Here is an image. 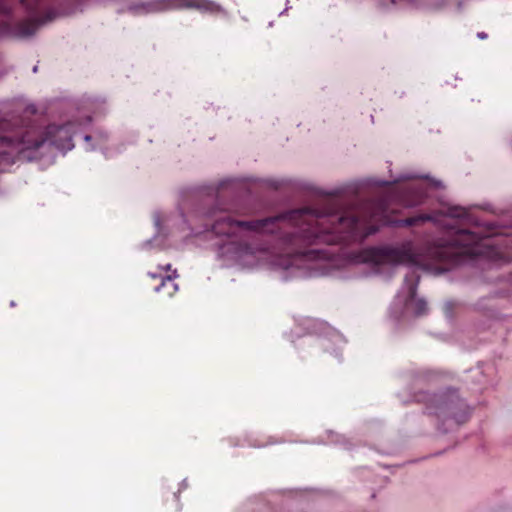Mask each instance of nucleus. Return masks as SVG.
<instances>
[{
	"label": "nucleus",
	"mask_w": 512,
	"mask_h": 512,
	"mask_svg": "<svg viewBox=\"0 0 512 512\" xmlns=\"http://www.w3.org/2000/svg\"><path fill=\"white\" fill-rule=\"evenodd\" d=\"M194 8L202 12H217L220 7L209 0H148L134 2L128 11L134 16H142L165 11Z\"/></svg>",
	"instance_id": "4"
},
{
	"label": "nucleus",
	"mask_w": 512,
	"mask_h": 512,
	"mask_svg": "<svg viewBox=\"0 0 512 512\" xmlns=\"http://www.w3.org/2000/svg\"><path fill=\"white\" fill-rule=\"evenodd\" d=\"M95 140H97L99 146H101L106 140L108 139V136L104 132H99L94 136Z\"/></svg>",
	"instance_id": "15"
},
{
	"label": "nucleus",
	"mask_w": 512,
	"mask_h": 512,
	"mask_svg": "<svg viewBox=\"0 0 512 512\" xmlns=\"http://www.w3.org/2000/svg\"><path fill=\"white\" fill-rule=\"evenodd\" d=\"M499 285L498 294L501 296H512V278L501 280Z\"/></svg>",
	"instance_id": "10"
},
{
	"label": "nucleus",
	"mask_w": 512,
	"mask_h": 512,
	"mask_svg": "<svg viewBox=\"0 0 512 512\" xmlns=\"http://www.w3.org/2000/svg\"><path fill=\"white\" fill-rule=\"evenodd\" d=\"M154 224L157 228L158 233H164V227L162 226V223L169 224L170 219H164L162 220L161 214L159 212H155L153 215Z\"/></svg>",
	"instance_id": "13"
},
{
	"label": "nucleus",
	"mask_w": 512,
	"mask_h": 512,
	"mask_svg": "<svg viewBox=\"0 0 512 512\" xmlns=\"http://www.w3.org/2000/svg\"><path fill=\"white\" fill-rule=\"evenodd\" d=\"M37 70H38V67H37V66H34V67H33V72H34V73H36V72H37Z\"/></svg>",
	"instance_id": "24"
},
{
	"label": "nucleus",
	"mask_w": 512,
	"mask_h": 512,
	"mask_svg": "<svg viewBox=\"0 0 512 512\" xmlns=\"http://www.w3.org/2000/svg\"><path fill=\"white\" fill-rule=\"evenodd\" d=\"M414 312L417 316L424 315L427 311V303L424 299H417L414 301Z\"/></svg>",
	"instance_id": "12"
},
{
	"label": "nucleus",
	"mask_w": 512,
	"mask_h": 512,
	"mask_svg": "<svg viewBox=\"0 0 512 512\" xmlns=\"http://www.w3.org/2000/svg\"><path fill=\"white\" fill-rule=\"evenodd\" d=\"M170 268H171V265H170V264H167V265L165 266V270H166V271H167V270H169Z\"/></svg>",
	"instance_id": "22"
},
{
	"label": "nucleus",
	"mask_w": 512,
	"mask_h": 512,
	"mask_svg": "<svg viewBox=\"0 0 512 512\" xmlns=\"http://www.w3.org/2000/svg\"><path fill=\"white\" fill-rule=\"evenodd\" d=\"M15 305H16V304H15V302H14V301H11V302H10V306H11V307H14Z\"/></svg>",
	"instance_id": "25"
},
{
	"label": "nucleus",
	"mask_w": 512,
	"mask_h": 512,
	"mask_svg": "<svg viewBox=\"0 0 512 512\" xmlns=\"http://www.w3.org/2000/svg\"><path fill=\"white\" fill-rule=\"evenodd\" d=\"M338 204L328 202L317 207H303L274 216L238 220L225 210L213 207L199 213L209 220L205 230L224 237L219 246L221 257L252 268L272 255L269 238L284 253L273 260V266L293 278H312L332 274L335 270L356 264L380 268L409 265L403 290L405 302L414 301L420 275L417 270L442 274L452 268V206L445 210L449 218L443 237L419 248L412 241L398 245H383L361 250H346L338 245L361 242L378 230V225L390 224L388 203L384 199L370 201L360 217L340 215ZM432 220L419 214L391 222L395 226H419Z\"/></svg>",
	"instance_id": "1"
},
{
	"label": "nucleus",
	"mask_w": 512,
	"mask_h": 512,
	"mask_svg": "<svg viewBox=\"0 0 512 512\" xmlns=\"http://www.w3.org/2000/svg\"><path fill=\"white\" fill-rule=\"evenodd\" d=\"M390 1H391V3H393V4H396V3H398L400 0H390Z\"/></svg>",
	"instance_id": "23"
},
{
	"label": "nucleus",
	"mask_w": 512,
	"mask_h": 512,
	"mask_svg": "<svg viewBox=\"0 0 512 512\" xmlns=\"http://www.w3.org/2000/svg\"><path fill=\"white\" fill-rule=\"evenodd\" d=\"M176 276H177L176 275V271H174V275L173 276L168 275V276L162 277L161 278V283H160V285L155 287V291L156 292H160L163 288H167L168 289V291H167L168 295H170V296L173 295L177 291V289H178L177 285L175 283H173V279Z\"/></svg>",
	"instance_id": "8"
},
{
	"label": "nucleus",
	"mask_w": 512,
	"mask_h": 512,
	"mask_svg": "<svg viewBox=\"0 0 512 512\" xmlns=\"http://www.w3.org/2000/svg\"><path fill=\"white\" fill-rule=\"evenodd\" d=\"M455 303L453 301H448L444 304V311L447 317H452V311L454 309Z\"/></svg>",
	"instance_id": "14"
},
{
	"label": "nucleus",
	"mask_w": 512,
	"mask_h": 512,
	"mask_svg": "<svg viewBox=\"0 0 512 512\" xmlns=\"http://www.w3.org/2000/svg\"><path fill=\"white\" fill-rule=\"evenodd\" d=\"M428 409L444 422L453 420L456 425L466 422L470 416L467 404L455 395H434Z\"/></svg>",
	"instance_id": "5"
},
{
	"label": "nucleus",
	"mask_w": 512,
	"mask_h": 512,
	"mask_svg": "<svg viewBox=\"0 0 512 512\" xmlns=\"http://www.w3.org/2000/svg\"><path fill=\"white\" fill-rule=\"evenodd\" d=\"M426 196V191L422 184H407L398 195V201L405 207H414L420 205Z\"/></svg>",
	"instance_id": "6"
},
{
	"label": "nucleus",
	"mask_w": 512,
	"mask_h": 512,
	"mask_svg": "<svg viewBox=\"0 0 512 512\" xmlns=\"http://www.w3.org/2000/svg\"><path fill=\"white\" fill-rule=\"evenodd\" d=\"M477 37L480 39H486L488 36L485 32H478Z\"/></svg>",
	"instance_id": "18"
},
{
	"label": "nucleus",
	"mask_w": 512,
	"mask_h": 512,
	"mask_svg": "<svg viewBox=\"0 0 512 512\" xmlns=\"http://www.w3.org/2000/svg\"><path fill=\"white\" fill-rule=\"evenodd\" d=\"M336 194H337V192H331V193H329V195H336Z\"/></svg>",
	"instance_id": "27"
},
{
	"label": "nucleus",
	"mask_w": 512,
	"mask_h": 512,
	"mask_svg": "<svg viewBox=\"0 0 512 512\" xmlns=\"http://www.w3.org/2000/svg\"><path fill=\"white\" fill-rule=\"evenodd\" d=\"M180 220H181V228L180 229L182 231L188 230L189 234H193L194 230L188 225L187 220L183 217V215L181 216Z\"/></svg>",
	"instance_id": "16"
},
{
	"label": "nucleus",
	"mask_w": 512,
	"mask_h": 512,
	"mask_svg": "<svg viewBox=\"0 0 512 512\" xmlns=\"http://www.w3.org/2000/svg\"><path fill=\"white\" fill-rule=\"evenodd\" d=\"M91 122V117L86 118V123L89 124Z\"/></svg>",
	"instance_id": "21"
},
{
	"label": "nucleus",
	"mask_w": 512,
	"mask_h": 512,
	"mask_svg": "<svg viewBox=\"0 0 512 512\" xmlns=\"http://www.w3.org/2000/svg\"><path fill=\"white\" fill-rule=\"evenodd\" d=\"M66 0H20V6L27 13V19L16 26L0 19V36L27 38L38 28L55 19L59 14L68 13Z\"/></svg>",
	"instance_id": "3"
},
{
	"label": "nucleus",
	"mask_w": 512,
	"mask_h": 512,
	"mask_svg": "<svg viewBox=\"0 0 512 512\" xmlns=\"http://www.w3.org/2000/svg\"><path fill=\"white\" fill-rule=\"evenodd\" d=\"M149 275H150L151 277H153V278H156V277H157V276H156V274H153V273H149Z\"/></svg>",
	"instance_id": "26"
},
{
	"label": "nucleus",
	"mask_w": 512,
	"mask_h": 512,
	"mask_svg": "<svg viewBox=\"0 0 512 512\" xmlns=\"http://www.w3.org/2000/svg\"><path fill=\"white\" fill-rule=\"evenodd\" d=\"M417 178H428V177L424 176V175H418V174H412V173H404V174L399 175L393 181H391V183H398V182H400L402 180H411V179H417ZM378 184L384 186V185L390 184V182L381 181V182H378Z\"/></svg>",
	"instance_id": "9"
},
{
	"label": "nucleus",
	"mask_w": 512,
	"mask_h": 512,
	"mask_svg": "<svg viewBox=\"0 0 512 512\" xmlns=\"http://www.w3.org/2000/svg\"><path fill=\"white\" fill-rule=\"evenodd\" d=\"M0 19L7 21L13 26L18 25L21 21H17L12 13V5L8 0H0ZM24 20H22L23 22Z\"/></svg>",
	"instance_id": "7"
},
{
	"label": "nucleus",
	"mask_w": 512,
	"mask_h": 512,
	"mask_svg": "<svg viewBox=\"0 0 512 512\" xmlns=\"http://www.w3.org/2000/svg\"><path fill=\"white\" fill-rule=\"evenodd\" d=\"M78 126L74 121L45 127L29 125L18 128H11L6 122L1 123L0 172L16 160L32 161L50 149L63 153L72 150Z\"/></svg>",
	"instance_id": "2"
},
{
	"label": "nucleus",
	"mask_w": 512,
	"mask_h": 512,
	"mask_svg": "<svg viewBox=\"0 0 512 512\" xmlns=\"http://www.w3.org/2000/svg\"><path fill=\"white\" fill-rule=\"evenodd\" d=\"M231 182H232V179L227 178V179H224V180L220 181L217 188H209L208 189V196L210 197V199L213 200V201H217L219 190L221 188L226 187Z\"/></svg>",
	"instance_id": "11"
},
{
	"label": "nucleus",
	"mask_w": 512,
	"mask_h": 512,
	"mask_svg": "<svg viewBox=\"0 0 512 512\" xmlns=\"http://www.w3.org/2000/svg\"><path fill=\"white\" fill-rule=\"evenodd\" d=\"M432 183H433V185L435 187H440L441 186V182H439V181H433Z\"/></svg>",
	"instance_id": "20"
},
{
	"label": "nucleus",
	"mask_w": 512,
	"mask_h": 512,
	"mask_svg": "<svg viewBox=\"0 0 512 512\" xmlns=\"http://www.w3.org/2000/svg\"><path fill=\"white\" fill-rule=\"evenodd\" d=\"M84 140H85L86 142H89V141H91V140H92V136H90V135H85V136H84Z\"/></svg>",
	"instance_id": "19"
},
{
	"label": "nucleus",
	"mask_w": 512,
	"mask_h": 512,
	"mask_svg": "<svg viewBox=\"0 0 512 512\" xmlns=\"http://www.w3.org/2000/svg\"><path fill=\"white\" fill-rule=\"evenodd\" d=\"M416 378L417 379H426V378H428V373L427 372H419V373H417Z\"/></svg>",
	"instance_id": "17"
}]
</instances>
